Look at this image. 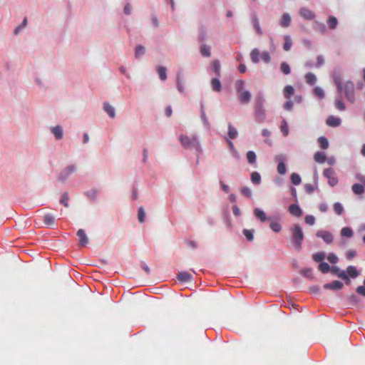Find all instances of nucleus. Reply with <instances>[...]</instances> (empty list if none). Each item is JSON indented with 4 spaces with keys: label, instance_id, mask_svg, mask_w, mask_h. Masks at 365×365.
Returning <instances> with one entry per match:
<instances>
[{
    "label": "nucleus",
    "instance_id": "obj_8",
    "mask_svg": "<svg viewBox=\"0 0 365 365\" xmlns=\"http://www.w3.org/2000/svg\"><path fill=\"white\" fill-rule=\"evenodd\" d=\"M77 236L79 238V245L81 246H86L88 242V238L83 229H80L77 232Z\"/></svg>",
    "mask_w": 365,
    "mask_h": 365
},
{
    "label": "nucleus",
    "instance_id": "obj_12",
    "mask_svg": "<svg viewBox=\"0 0 365 365\" xmlns=\"http://www.w3.org/2000/svg\"><path fill=\"white\" fill-rule=\"evenodd\" d=\"M76 170V168L74 165H69L66 168V169L65 170H63L60 176H59V179L61 180V181H63L66 179V178L71 173H73Z\"/></svg>",
    "mask_w": 365,
    "mask_h": 365
},
{
    "label": "nucleus",
    "instance_id": "obj_58",
    "mask_svg": "<svg viewBox=\"0 0 365 365\" xmlns=\"http://www.w3.org/2000/svg\"><path fill=\"white\" fill-rule=\"evenodd\" d=\"M201 118H202V121L204 122V123L207 127H209L210 124H209V122L207 120V116H206L205 113V111H204L202 108H201Z\"/></svg>",
    "mask_w": 365,
    "mask_h": 365
},
{
    "label": "nucleus",
    "instance_id": "obj_2",
    "mask_svg": "<svg viewBox=\"0 0 365 365\" xmlns=\"http://www.w3.org/2000/svg\"><path fill=\"white\" fill-rule=\"evenodd\" d=\"M180 141L182 146L185 149H193L198 153L202 152L200 143L197 138L195 136L189 137L186 135H180Z\"/></svg>",
    "mask_w": 365,
    "mask_h": 365
},
{
    "label": "nucleus",
    "instance_id": "obj_3",
    "mask_svg": "<svg viewBox=\"0 0 365 365\" xmlns=\"http://www.w3.org/2000/svg\"><path fill=\"white\" fill-rule=\"evenodd\" d=\"M346 98V99L351 102L354 103L355 101V95H354V84L352 81H348L344 83L342 86V91Z\"/></svg>",
    "mask_w": 365,
    "mask_h": 365
},
{
    "label": "nucleus",
    "instance_id": "obj_18",
    "mask_svg": "<svg viewBox=\"0 0 365 365\" xmlns=\"http://www.w3.org/2000/svg\"><path fill=\"white\" fill-rule=\"evenodd\" d=\"M52 133L56 139L60 140L63 137V128L60 125H56L51 129Z\"/></svg>",
    "mask_w": 365,
    "mask_h": 365
},
{
    "label": "nucleus",
    "instance_id": "obj_17",
    "mask_svg": "<svg viewBox=\"0 0 365 365\" xmlns=\"http://www.w3.org/2000/svg\"><path fill=\"white\" fill-rule=\"evenodd\" d=\"M192 279V275L187 272H182L178 274V279L182 282H187Z\"/></svg>",
    "mask_w": 365,
    "mask_h": 365
},
{
    "label": "nucleus",
    "instance_id": "obj_16",
    "mask_svg": "<svg viewBox=\"0 0 365 365\" xmlns=\"http://www.w3.org/2000/svg\"><path fill=\"white\" fill-rule=\"evenodd\" d=\"M282 160V155H278L276 157V160L277 161H279L278 165H277V172L280 174V175H284L286 173V166L284 165V163L280 160Z\"/></svg>",
    "mask_w": 365,
    "mask_h": 365
},
{
    "label": "nucleus",
    "instance_id": "obj_25",
    "mask_svg": "<svg viewBox=\"0 0 365 365\" xmlns=\"http://www.w3.org/2000/svg\"><path fill=\"white\" fill-rule=\"evenodd\" d=\"M284 43L283 45V48L284 51H288L290 50L292 46V41L291 37L288 35L284 36Z\"/></svg>",
    "mask_w": 365,
    "mask_h": 365
},
{
    "label": "nucleus",
    "instance_id": "obj_5",
    "mask_svg": "<svg viewBox=\"0 0 365 365\" xmlns=\"http://www.w3.org/2000/svg\"><path fill=\"white\" fill-rule=\"evenodd\" d=\"M317 237L322 238L327 244H330L333 242L332 234L327 230L318 231L316 234Z\"/></svg>",
    "mask_w": 365,
    "mask_h": 365
},
{
    "label": "nucleus",
    "instance_id": "obj_41",
    "mask_svg": "<svg viewBox=\"0 0 365 365\" xmlns=\"http://www.w3.org/2000/svg\"><path fill=\"white\" fill-rule=\"evenodd\" d=\"M291 181L294 185H298L301 182V178L298 174L292 173L291 175Z\"/></svg>",
    "mask_w": 365,
    "mask_h": 365
},
{
    "label": "nucleus",
    "instance_id": "obj_1",
    "mask_svg": "<svg viewBox=\"0 0 365 365\" xmlns=\"http://www.w3.org/2000/svg\"><path fill=\"white\" fill-rule=\"evenodd\" d=\"M291 242L296 250H299L302 248V241L304 240V233L302 227L296 224L294 225L291 229Z\"/></svg>",
    "mask_w": 365,
    "mask_h": 365
},
{
    "label": "nucleus",
    "instance_id": "obj_64",
    "mask_svg": "<svg viewBox=\"0 0 365 365\" xmlns=\"http://www.w3.org/2000/svg\"><path fill=\"white\" fill-rule=\"evenodd\" d=\"M319 210L322 212H326L328 210V207L326 204L324 203H322L319 205Z\"/></svg>",
    "mask_w": 365,
    "mask_h": 365
},
{
    "label": "nucleus",
    "instance_id": "obj_6",
    "mask_svg": "<svg viewBox=\"0 0 365 365\" xmlns=\"http://www.w3.org/2000/svg\"><path fill=\"white\" fill-rule=\"evenodd\" d=\"M344 284L341 282L335 280L331 283L324 284L325 289L339 290L342 289Z\"/></svg>",
    "mask_w": 365,
    "mask_h": 365
},
{
    "label": "nucleus",
    "instance_id": "obj_51",
    "mask_svg": "<svg viewBox=\"0 0 365 365\" xmlns=\"http://www.w3.org/2000/svg\"><path fill=\"white\" fill-rule=\"evenodd\" d=\"M270 228L274 232H279L282 230V226L278 222H272L270 224Z\"/></svg>",
    "mask_w": 365,
    "mask_h": 365
},
{
    "label": "nucleus",
    "instance_id": "obj_27",
    "mask_svg": "<svg viewBox=\"0 0 365 365\" xmlns=\"http://www.w3.org/2000/svg\"><path fill=\"white\" fill-rule=\"evenodd\" d=\"M259 51L257 48H254L250 53V58L253 63H257L259 62Z\"/></svg>",
    "mask_w": 365,
    "mask_h": 365
},
{
    "label": "nucleus",
    "instance_id": "obj_54",
    "mask_svg": "<svg viewBox=\"0 0 365 365\" xmlns=\"http://www.w3.org/2000/svg\"><path fill=\"white\" fill-rule=\"evenodd\" d=\"M241 193L247 197H251L252 196V192H251V190L247 187H244L241 189Z\"/></svg>",
    "mask_w": 365,
    "mask_h": 365
},
{
    "label": "nucleus",
    "instance_id": "obj_42",
    "mask_svg": "<svg viewBox=\"0 0 365 365\" xmlns=\"http://www.w3.org/2000/svg\"><path fill=\"white\" fill-rule=\"evenodd\" d=\"M68 200L69 197L67 192H65L62 195L61 198L60 200V203L66 207H68Z\"/></svg>",
    "mask_w": 365,
    "mask_h": 365
},
{
    "label": "nucleus",
    "instance_id": "obj_10",
    "mask_svg": "<svg viewBox=\"0 0 365 365\" xmlns=\"http://www.w3.org/2000/svg\"><path fill=\"white\" fill-rule=\"evenodd\" d=\"M43 223L48 227H53L55 225V217L51 214H46L43 216Z\"/></svg>",
    "mask_w": 365,
    "mask_h": 365
},
{
    "label": "nucleus",
    "instance_id": "obj_21",
    "mask_svg": "<svg viewBox=\"0 0 365 365\" xmlns=\"http://www.w3.org/2000/svg\"><path fill=\"white\" fill-rule=\"evenodd\" d=\"M284 96L287 99H289L290 97L294 94V89L292 86L288 85L284 88Z\"/></svg>",
    "mask_w": 365,
    "mask_h": 365
},
{
    "label": "nucleus",
    "instance_id": "obj_44",
    "mask_svg": "<svg viewBox=\"0 0 365 365\" xmlns=\"http://www.w3.org/2000/svg\"><path fill=\"white\" fill-rule=\"evenodd\" d=\"M244 85H245V83L242 80H237L235 82V89H236V91H237V93H239L242 91V89L244 88Z\"/></svg>",
    "mask_w": 365,
    "mask_h": 365
},
{
    "label": "nucleus",
    "instance_id": "obj_56",
    "mask_svg": "<svg viewBox=\"0 0 365 365\" xmlns=\"http://www.w3.org/2000/svg\"><path fill=\"white\" fill-rule=\"evenodd\" d=\"M304 220L305 222L309 225H313L315 222V218L312 215H307Z\"/></svg>",
    "mask_w": 365,
    "mask_h": 365
},
{
    "label": "nucleus",
    "instance_id": "obj_13",
    "mask_svg": "<svg viewBox=\"0 0 365 365\" xmlns=\"http://www.w3.org/2000/svg\"><path fill=\"white\" fill-rule=\"evenodd\" d=\"M326 123L331 127H336L340 125L341 119L339 118L330 115L327 118Z\"/></svg>",
    "mask_w": 365,
    "mask_h": 365
},
{
    "label": "nucleus",
    "instance_id": "obj_37",
    "mask_svg": "<svg viewBox=\"0 0 365 365\" xmlns=\"http://www.w3.org/2000/svg\"><path fill=\"white\" fill-rule=\"evenodd\" d=\"M251 180L255 184H259L261 182V176L257 172H253L251 174Z\"/></svg>",
    "mask_w": 365,
    "mask_h": 365
},
{
    "label": "nucleus",
    "instance_id": "obj_19",
    "mask_svg": "<svg viewBox=\"0 0 365 365\" xmlns=\"http://www.w3.org/2000/svg\"><path fill=\"white\" fill-rule=\"evenodd\" d=\"M351 190L354 194L361 195L364 192L365 187L363 185L356 183L352 185Z\"/></svg>",
    "mask_w": 365,
    "mask_h": 365
},
{
    "label": "nucleus",
    "instance_id": "obj_60",
    "mask_svg": "<svg viewBox=\"0 0 365 365\" xmlns=\"http://www.w3.org/2000/svg\"><path fill=\"white\" fill-rule=\"evenodd\" d=\"M356 292L360 294V295H362L364 297H365V286H359L357 288H356Z\"/></svg>",
    "mask_w": 365,
    "mask_h": 365
},
{
    "label": "nucleus",
    "instance_id": "obj_9",
    "mask_svg": "<svg viewBox=\"0 0 365 365\" xmlns=\"http://www.w3.org/2000/svg\"><path fill=\"white\" fill-rule=\"evenodd\" d=\"M238 98L241 103H248L251 99V93L246 91L238 93Z\"/></svg>",
    "mask_w": 365,
    "mask_h": 365
},
{
    "label": "nucleus",
    "instance_id": "obj_26",
    "mask_svg": "<svg viewBox=\"0 0 365 365\" xmlns=\"http://www.w3.org/2000/svg\"><path fill=\"white\" fill-rule=\"evenodd\" d=\"M326 257L325 252H319L315 253L312 255V259L316 262H323L322 261Z\"/></svg>",
    "mask_w": 365,
    "mask_h": 365
},
{
    "label": "nucleus",
    "instance_id": "obj_33",
    "mask_svg": "<svg viewBox=\"0 0 365 365\" xmlns=\"http://www.w3.org/2000/svg\"><path fill=\"white\" fill-rule=\"evenodd\" d=\"M327 24L329 29H334L337 26L338 21L336 17L330 16L327 21Z\"/></svg>",
    "mask_w": 365,
    "mask_h": 365
},
{
    "label": "nucleus",
    "instance_id": "obj_49",
    "mask_svg": "<svg viewBox=\"0 0 365 365\" xmlns=\"http://www.w3.org/2000/svg\"><path fill=\"white\" fill-rule=\"evenodd\" d=\"M314 93L316 96L319 98H323L324 97V93L322 88L319 87H315L314 89Z\"/></svg>",
    "mask_w": 365,
    "mask_h": 365
},
{
    "label": "nucleus",
    "instance_id": "obj_59",
    "mask_svg": "<svg viewBox=\"0 0 365 365\" xmlns=\"http://www.w3.org/2000/svg\"><path fill=\"white\" fill-rule=\"evenodd\" d=\"M86 195L93 199H95L98 195V192L96 190H92L90 191L86 192Z\"/></svg>",
    "mask_w": 365,
    "mask_h": 365
},
{
    "label": "nucleus",
    "instance_id": "obj_34",
    "mask_svg": "<svg viewBox=\"0 0 365 365\" xmlns=\"http://www.w3.org/2000/svg\"><path fill=\"white\" fill-rule=\"evenodd\" d=\"M200 53L203 56L209 57L211 56L210 48L207 45H202L200 47Z\"/></svg>",
    "mask_w": 365,
    "mask_h": 365
},
{
    "label": "nucleus",
    "instance_id": "obj_32",
    "mask_svg": "<svg viewBox=\"0 0 365 365\" xmlns=\"http://www.w3.org/2000/svg\"><path fill=\"white\" fill-rule=\"evenodd\" d=\"M341 235L343 237H351L353 236V231L350 227H345L341 229Z\"/></svg>",
    "mask_w": 365,
    "mask_h": 365
},
{
    "label": "nucleus",
    "instance_id": "obj_22",
    "mask_svg": "<svg viewBox=\"0 0 365 365\" xmlns=\"http://www.w3.org/2000/svg\"><path fill=\"white\" fill-rule=\"evenodd\" d=\"M327 157L324 153L317 152L314 155V160L319 163H324L326 161Z\"/></svg>",
    "mask_w": 365,
    "mask_h": 365
},
{
    "label": "nucleus",
    "instance_id": "obj_28",
    "mask_svg": "<svg viewBox=\"0 0 365 365\" xmlns=\"http://www.w3.org/2000/svg\"><path fill=\"white\" fill-rule=\"evenodd\" d=\"M305 80L307 83L312 86L315 83L317 78L314 73L309 72L305 75Z\"/></svg>",
    "mask_w": 365,
    "mask_h": 365
},
{
    "label": "nucleus",
    "instance_id": "obj_14",
    "mask_svg": "<svg viewBox=\"0 0 365 365\" xmlns=\"http://www.w3.org/2000/svg\"><path fill=\"white\" fill-rule=\"evenodd\" d=\"M252 24L253 27L255 29L256 32L257 33V34L262 35V30L261 29V26L259 25V19H258L257 16H256V14H254L252 16Z\"/></svg>",
    "mask_w": 365,
    "mask_h": 365
},
{
    "label": "nucleus",
    "instance_id": "obj_57",
    "mask_svg": "<svg viewBox=\"0 0 365 365\" xmlns=\"http://www.w3.org/2000/svg\"><path fill=\"white\" fill-rule=\"evenodd\" d=\"M334 83L336 86V88L339 92L342 91V84L341 83V80L339 77H336L334 78Z\"/></svg>",
    "mask_w": 365,
    "mask_h": 365
},
{
    "label": "nucleus",
    "instance_id": "obj_20",
    "mask_svg": "<svg viewBox=\"0 0 365 365\" xmlns=\"http://www.w3.org/2000/svg\"><path fill=\"white\" fill-rule=\"evenodd\" d=\"M103 109L110 118L115 117V109L110 104L108 103H104Z\"/></svg>",
    "mask_w": 365,
    "mask_h": 365
},
{
    "label": "nucleus",
    "instance_id": "obj_61",
    "mask_svg": "<svg viewBox=\"0 0 365 365\" xmlns=\"http://www.w3.org/2000/svg\"><path fill=\"white\" fill-rule=\"evenodd\" d=\"M356 256V252L353 250H348L346 253V258L348 259H351Z\"/></svg>",
    "mask_w": 365,
    "mask_h": 365
},
{
    "label": "nucleus",
    "instance_id": "obj_40",
    "mask_svg": "<svg viewBox=\"0 0 365 365\" xmlns=\"http://www.w3.org/2000/svg\"><path fill=\"white\" fill-rule=\"evenodd\" d=\"M212 66L217 76L220 74V64L218 60H214L212 62Z\"/></svg>",
    "mask_w": 365,
    "mask_h": 365
},
{
    "label": "nucleus",
    "instance_id": "obj_31",
    "mask_svg": "<svg viewBox=\"0 0 365 365\" xmlns=\"http://www.w3.org/2000/svg\"><path fill=\"white\" fill-rule=\"evenodd\" d=\"M280 70L285 75H289L291 73L290 66L287 62H282L280 64Z\"/></svg>",
    "mask_w": 365,
    "mask_h": 365
},
{
    "label": "nucleus",
    "instance_id": "obj_7",
    "mask_svg": "<svg viewBox=\"0 0 365 365\" xmlns=\"http://www.w3.org/2000/svg\"><path fill=\"white\" fill-rule=\"evenodd\" d=\"M299 14L307 20H312L315 16L314 12L306 7L301 8Z\"/></svg>",
    "mask_w": 365,
    "mask_h": 365
},
{
    "label": "nucleus",
    "instance_id": "obj_23",
    "mask_svg": "<svg viewBox=\"0 0 365 365\" xmlns=\"http://www.w3.org/2000/svg\"><path fill=\"white\" fill-rule=\"evenodd\" d=\"M254 214H255V217L259 218L262 222H265L268 220L266 217L264 212L259 210V208L255 209Z\"/></svg>",
    "mask_w": 365,
    "mask_h": 365
},
{
    "label": "nucleus",
    "instance_id": "obj_47",
    "mask_svg": "<svg viewBox=\"0 0 365 365\" xmlns=\"http://www.w3.org/2000/svg\"><path fill=\"white\" fill-rule=\"evenodd\" d=\"M335 107L339 110H344L346 108L344 103H343L341 98L336 99Z\"/></svg>",
    "mask_w": 365,
    "mask_h": 365
},
{
    "label": "nucleus",
    "instance_id": "obj_11",
    "mask_svg": "<svg viewBox=\"0 0 365 365\" xmlns=\"http://www.w3.org/2000/svg\"><path fill=\"white\" fill-rule=\"evenodd\" d=\"M291 16L289 14L285 13L282 16V18L279 21V24L282 27L287 28L291 24Z\"/></svg>",
    "mask_w": 365,
    "mask_h": 365
},
{
    "label": "nucleus",
    "instance_id": "obj_24",
    "mask_svg": "<svg viewBox=\"0 0 365 365\" xmlns=\"http://www.w3.org/2000/svg\"><path fill=\"white\" fill-rule=\"evenodd\" d=\"M211 86L213 91L220 92L222 88V85L219 79L212 78L211 81Z\"/></svg>",
    "mask_w": 365,
    "mask_h": 365
},
{
    "label": "nucleus",
    "instance_id": "obj_46",
    "mask_svg": "<svg viewBox=\"0 0 365 365\" xmlns=\"http://www.w3.org/2000/svg\"><path fill=\"white\" fill-rule=\"evenodd\" d=\"M145 213L143 207H140L138 209V218L140 222L145 221Z\"/></svg>",
    "mask_w": 365,
    "mask_h": 365
},
{
    "label": "nucleus",
    "instance_id": "obj_15",
    "mask_svg": "<svg viewBox=\"0 0 365 365\" xmlns=\"http://www.w3.org/2000/svg\"><path fill=\"white\" fill-rule=\"evenodd\" d=\"M289 212L296 217H300L302 214L301 208L295 204H292L289 207Z\"/></svg>",
    "mask_w": 365,
    "mask_h": 365
},
{
    "label": "nucleus",
    "instance_id": "obj_43",
    "mask_svg": "<svg viewBox=\"0 0 365 365\" xmlns=\"http://www.w3.org/2000/svg\"><path fill=\"white\" fill-rule=\"evenodd\" d=\"M319 269L322 273H327L330 270V267L327 262H321L319 265Z\"/></svg>",
    "mask_w": 365,
    "mask_h": 365
},
{
    "label": "nucleus",
    "instance_id": "obj_55",
    "mask_svg": "<svg viewBox=\"0 0 365 365\" xmlns=\"http://www.w3.org/2000/svg\"><path fill=\"white\" fill-rule=\"evenodd\" d=\"M327 259L332 264H336L338 262V257L334 253H330L327 257Z\"/></svg>",
    "mask_w": 365,
    "mask_h": 365
},
{
    "label": "nucleus",
    "instance_id": "obj_38",
    "mask_svg": "<svg viewBox=\"0 0 365 365\" xmlns=\"http://www.w3.org/2000/svg\"><path fill=\"white\" fill-rule=\"evenodd\" d=\"M247 159L250 164H254L256 162V154L253 151H248L247 153Z\"/></svg>",
    "mask_w": 365,
    "mask_h": 365
},
{
    "label": "nucleus",
    "instance_id": "obj_62",
    "mask_svg": "<svg viewBox=\"0 0 365 365\" xmlns=\"http://www.w3.org/2000/svg\"><path fill=\"white\" fill-rule=\"evenodd\" d=\"M289 101H287L284 105V109L287 110H290L293 106V102L292 101H290L289 99H288Z\"/></svg>",
    "mask_w": 365,
    "mask_h": 365
},
{
    "label": "nucleus",
    "instance_id": "obj_35",
    "mask_svg": "<svg viewBox=\"0 0 365 365\" xmlns=\"http://www.w3.org/2000/svg\"><path fill=\"white\" fill-rule=\"evenodd\" d=\"M318 142L322 149L326 150L329 147V142L325 137H319Z\"/></svg>",
    "mask_w": 365,
    "mask_h": 365
},
{
    "label": "nucleus",
    "instance_id": "obj_50",
    "mask_svg": "<svg viewBox=\"0 0 365 365\" xmlns=\"http://www.w3.org/2000/svg\"><path fill=\"white\" fill-rule=\"evenodd\" d=\"M281 131L284 136L288 135L289 134V128L288 125L285 120H283L281 125Z\"/></svg>",
    "mask_w": 365,
    "mask_h": 365
},
{
    "label": "nucleus",
    "instance_id": "obj_29",
    "mask_svg": "<svg viewBox=\"0 0 365 365\" xmlns=\"http://www.w3.org/2000/svg\"><path fill=\"white\" fill-rule=\"evenodd\" d=\"M238 132L231 124L228 125V136L230 139H235L237 136Z\"/></svg>",
    "mask_w": 365,
    "mask_h": 365
},
{
    "label": "nucleus",
    "instance_id": "obj_52",
    "mask_svg": "<svg viewBox=\"0 0 365 365\" xmlns=\"http://www.w3.org/2000/svg\"><path fill=\"white\" fill-rule=\"evenodd\" d=\"M260 56L262 60L265 63H269L271 61V56L267 51H263Z\"/></svg>",
    "mask_w": 365,
    "mask_h": 365
},
{
    "label": "nucleus",
    "instance_id": "obj_63",
    "mask_svg": "<svg viewBox=\"0 0 365 365\" xmlns=\"http://www.w3.org/2000/svg\"><path fill=\"white\" fill-rule=\"evenodd\" d=\"M324 62V58L322 56H318L317 58V66H321Z\"/></svg>",
    "mask_w": 365,
    "mask_h": 365
},
{
    "label": "nucleus",
    "instance_id": "obj_4",
    "mask_svg": "<svg viewBox=\"0 0 365 365\" xmlns=\"http://www.w3.org/2000/svg\"><path fill=\"white\" fill-rule=\"evenodd\" d=\"M323 174L328 179V183L331 187L335 186L338 183L336 173L332 168L324 169Z\"/></svg>",
    "mask_w": 365,
    "mask_h": 365
},
{
    "label": "nucleus",
    "instance_id": "obj_36",
    "mask_svg": "<svg viewBox=\"0 0 365 365\" xmlns=\"http://www.w3.org/2000/svg\"><path fill=\"white\" fill-rule=\"evenodd\" d=\"M334 210L337 215H341L344 212V207L339 202H335L334 204Z\"/></svg>",
    "mask_w": 365,
    "mask_h": 365
},
{
    "label": "nucleus",
    "instance_id": "obj_39",
    "mask_svg": "<svg viewBox=\"0 0 365 365\" xmlns=\"http://www.w3.org/2000/svg\"><path fill=\"white\" fill-rule=\"evenodd\" d=\"M347 274L352 278H355L358 275L356 268L353 266H349L346 269Z\"/></svg>",
    "mask_w": 365,
    "mask_h": 365
},
{
    "label": "nucleus",
    "instance_id": "obj_45",
    "mask_svg": "<svg viewBox=\"0 0 365 365\" xmlns=\"http://www.w3.org/2000/svg\"><path fill=\"white\" fill-rule=\"evenodd\" d=\"M256 101V108L258 110H260L263 106V98L261 95H257L255 99Z\"/></svg>",
    "mask_w": 365,
    "mask_h": 365
},
{
    "label": "nucleus",
    "instance_id": "obj_48",
    "mask_svg": "<svg viewBox=\"0 0 365 365\" xmlns=\"http://www.w3.org/2000/svg\"><path fill=\"white\" fill-rule=\"evenodd\" d=\"M145 49L143 46H138L135 48V55L136 58H139L140 56L145 53Z\"/></svg>",
    "mask_w": 365,
    "mask_h": 365
},
{
    "label": "nucleus",
    "instance_id": "obj_30",
    "mask_svg": "<svg viewBox=\"0 0 365 365\" xmlns=\"http://www.w3.org/2000/svg\"><path fill=\"white\" fill-rule=\"evenodd\" d=\"M157 72L159 75L160 78L162 81H165L167 78L166 68L163 66H158Z\"/></svg>",
    "mask_w": 365,
    "mask_h": 365
},
{
    "label": "nucleus",
    "instance_id": "obj_53",
    "mask_svg": "<svg viewBox=\"0 0 365 365\" xmlns=\"http://www.w3.org/2000/svg\"><path fill=\"white\" fill-rule=\"evenodd\" d=\"M243 234L245 236V237L247 239V240H249V241H252L253 240V239H254L253 233H252V232L251 230H243Z\"/></svg>",
    "mask_w": 365,
    "mask_h": 365
}]
</instances>
